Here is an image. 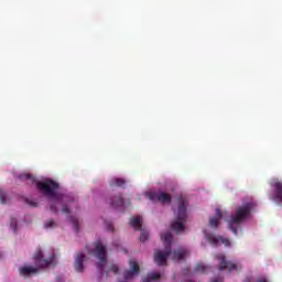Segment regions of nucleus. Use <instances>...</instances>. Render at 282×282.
<instances>
[{
	"label": "nucleus",
	"mask_w": 282,
	"mask_h": 282,
	"mask_svg": "<svg viewBox=\"0 0 282 282\" xmlns=\"http://www.w3.org/2000/svg\"><path fill=\"white\" fill-rule=\"evenodd\" d=\"M169 257H171V249L165 248L164 251H154V262L156 263V265H166Z\"/></svg>",
	"instance_id": "nucleus-8"
},
{
	"label": "nucleus",
	"mask_w": 282,
	"mask_h": 282,
	"mask_svg": "<svg viewBox=\"0 0 282 282\" xmlns=\"http://www.w3.org/2000/svg\"><path fill=\"white\" fill-rule=\"evenodd\" d=\"M19 180L26 182L28 184H35L37 191H40L44 197L50 199L52 213H58L57 206L74 202V199H69V196L66 194L56 193L59 188V184L52 178L36 182V177L32 174H20Z\"/></svg>",
	"instance_id": "nucleus-1"
},
{
	"label": "nucleus",
	"mask_w": 282,
	"mask_h": 282,
	"mask_svg": "<svg viewBox=\"0 0 282 282\" xmlns=\"http://www.w3.org/2000/svg\"><path fill=\"white\" fill-rule=\"evenodd\" d=\"M272 188H274V193L271 196L273 202L276 204H282V182L276 180L271 183Z\"/></svg>",
	"instance_id": "nucleus-9"
},
{
	"label": "nucleus",
	"mask_w": 282,
	"mask_h": 282,
	"mask_svg": "<svg viewBox=\"0 0 282 282\" xmlns=\"http://www.w3.org/2000/svg\"><path fill=\"white\" fill-rule=\"evenodd\" d=\"M140 273V265L135 260H130V270H126L123 273V279L129 281V279H133L135 274Z\"/></svg>",
	"instance_id": "nucleus-10"
},
{
	"label": "nucleus",
	"mask_w": 282,
	"mask_h": 282,
	"mask_svg": "<svg viewBox=\"0 0 282 282\" xmlns=\"http://www.w3.org/2000/svg\"><path fill=\"white\" fill-rule=\"evenodd\" d=\"M95 254L97 259H99V262L97 263V269L99 273L102 275V269L105 268V265H107V248L102 246L100 241L96 242Z\"/></svg>",
	"instance_id": "nucleus-5"
},
{
	"label": "nucleus",
	"mask_w": 282,
	"mask_h": 282,
	"mask_svg": "<svg viewBox=\"0 0 282 282\" xmlns=\"http://www.w3.org/2000/svg\"><path fill=\"white\" fill-rule=\"evenodd\" d=\"M62 213H63L64 215H69V207H68L67 205H63V206H62Z\"/></svg>",
	"instance_id": "nucleus-27"
},
{
	"label": "nucleus",
	"mask_w": 282,
	"mask_h": 282,
	"mask_svg": "<svg viewBox=\"0 0 282 282\" xmlns=\"http://www.w3.org/2000/svg\"><path fill=\"white\" fill-rule=\"evenodd\" d=\"M161 276L160 272H152L147 278H143L142 282L160 281Z\"/></svg>",
	"instance_id": "nucleus-18"
},
{
	"label": "nucleus",
	"mask_w": 282,
	"mask_h": 282,
	"mask_svg": "<svg viewBox=\"0 0 282 282\" xmlns=\"http://www.w3.org/2000/svg\"><path fill=\"white\" fill-rule=\"evenodd\" d=\"M257 282H268V280L265 278H261V279L257 280Z\"/></svg>",
	"instance_id": "nucleus-30"
},
{
	"label": "nucleus",
	"mask_w": 282,
	"mask_h": 282,
	"mask_svg": "<svg viewBox=\"0 0 282 282\" xmlns=\"http://www.w3.org/2000/svg\"><path fill=\"white\" fill-rule=\"evenodd\" d=\"M85 253L78 252L75 257V270L76 272H83L85 270Z\"/></svg>",
	"instance_id": "nucleus-11"
},
{
	"label": "nucleus",
	"mask_w": 282,
	"mask_h": 282,
	"mask_svg": "<svg viewBox=\"0 0 282 282\" xmlns=\"http://www.w3.org/2000/svg\"><path fill=\"white\" fill-rule=\"evenodd\" d=\"M216 259H218L219 262V270H228L229 272H232L235 270H241V264H238L230 261L226 260V256L224 254H218L216 256Z\"/></svg>",
	"instance_id": "nucleus-6"
},
{
	"label": "nucleus",
	"mask_w": 282,
	"mask_h": 282,
	"mask_svg": "<svg viewBox=\"0 0 282 282\" xmlns=\"http://www.w3.org/2000/svg\"><path fill=\"white\" fill-rule=\"evenodd\" d=\"M10 227L12 228L13 232H17V219H11Z\"/></svg>",
	"instance_id": "nucleus-26"
},
{
	"label": "nucleus",
	"mask_w": 282,
	"mask_h": 282,
	"mask_svg": "<svg viewBox=\"0 0 282 282\" xmlns=\"http://www.w3.org/2000/svg\"><path fill=\"white\" fill-rule=\"evenodd\" d=\"M224 216L221 215V209L216 208V216L209 218V226L210 228H218L219 227V221H221V218Z\"/></svg>",
	"instance_id": "nucleus-15"
},
{
	"label": "nucleus",
	"mask_w": 282,
	"mask_h": 282,
	"mask_svg": "<svg viewBox=\"0 0 282 282\" xmlns=\"http://www.w3.org/2000/svg\"><path fill=\"white\" fill-rule=\"evenodd\" d=\"M161 239L165 246V249L171 250V245L173 243V235L171 231L161 235Z\"/></svg>",
	"instance_id": "nucleus-16"
},
{
	"label": "nucleus",
	"mask_w": 282,
	"mask_h": 282,
	"mask_svg": "<svg viewBox=\"0 0 282 282\" xmlns=\"http://www.w3.org/2000/svg\"><path fill=\"white\" fill-rule=\"evenodd\" d=\"M127 181L124 178H112L110 186H118L119 188H124Z\"/></svg>",
	"instance_id": "nucleus-19"
},
{
	"label": "nucleus",
	"mask_w": 282,
	"mask_h": 282,
	"mask_svg": "<svg viewBox=\"0 0 282 282\" xmlns=\"http://www.w3.org/2000/svg\"><path fill=\"white\" fill-rule=\"evenodd\" d=\"M252 208H254V203H246L242 206L237 207L236 213L231 215L228 220L229 230L234 232V235H238L239 227L242 221L250 217L252 213Z\"/></svg>",
	"instance_id": "nucleus-3"
},
{
	"label": "nucleus",
	"mask_w": 282,
	"mask_h": 282,
	"mask_svg": "<svg viewBox=\"0 0 282 282\" xmlns=\"http://www.w3.org/2000/svg\"><path fill=\"white\" fill-rule=\"evenodd\" d=\"M187 206L188 200L184 196H180L177 198V210L175 212L176 220L171 225L172 230L175 232H183L184 230V223L188 219Z\"/></svg>",
	"instance_id": "nucleus-4"
},
{
	"label": "nucleus",
	"mask_w": 282,
	"mask_h": 282,
	"mask_svg": "<svg viewBox=\"0 0 282 282\" xmlns=\"http://www.w3.org/2000/svg\"><path fill=\"white\" fill-rule=\"evenodd\" d=\"M108 230H113V225H108Z\"/></svg>",
	"instance_id": "nucleus-31"
},
{
	"label": "nucleus",
	"mask_w": 282,
	"mask_h": 282,
	"mask_svg": "<svg viewBox=\"0 0 282 282\" xmlns=\"http://www.w3.org/2000/svg\"><path fill=\"white\" fill-rule=\"evenodd\" d=\"M6 197H8L6 192L3 189H0V203L1 204H6Z\"/></svg>",
	"instance_id": "nucleus-23"
},
{
	"label": "nucleus",
	"mask_w": 282,
	"mask_h": 282,
	"mask_svg": "<svg viewBox=\"0 0 282 282\" xmlns=\"http://www.w3.org/2000/svg\"><path fill=\"white\" fill-rule=\"evenodd\" d=\"M207 240L209 241V243H212V246H219V242L224 243V246H227V247L230 246V240H228L221 236H218V237L208 236Z\"/></svg>",
	"instance_id": "nucleus-12"
},
{
	"label": "nucleus",
	"mask_w": 282,
	"mask_h": 282,
	"mask_svg": "<svg viewBox=\"0 0 282 282\" xmlns=\"http://www.w3.org/2000/svg\"><path fill=\"white\" fill-rule=\"evenodd\" d=\"M243 282H252V281L250 280V278H246V279L243 280Z\"/></svg>",
	"instance_id": "nucleus-32"
},
{
	"label": "nucleus",
	"mask_w": 282,
	"mask_h": 282,
	"mask_svg": "<svg viewBox=\"0 0 282 282\" xmlns=\"http://www.w3.org/2000/svg\"><path fill=\"white\" fill-rule=\"evenodd\" d=\"M130 226L131 228H134V230H142V219L138 216L132 217L130 219Z\"/></svg>",
	"instance_id": "nucleus-17"
},
{
	"label": "nucleus",
	"mask_w": 282,
	"mask_h": 282,
	"mask_svg": "<svg viewBox=\"0 0 282 282\" xmlns=\"http://www.w3.org/2000/svg\"><path fill=\"white\" fill-rule=\"evenodd\" d=\"M25 203L29 204V206H32V208H36V206H39V203L30 200L28 198L25 199Z\"/></svg>",
	"instance_id": "nucleus-25"
},
{
	"label": "nucleus",
	"mask_w": 282,
	"mask_h": 282,
	"mask_svg": "<svg viewBox=\"0 0 282 282\" xmlns=\"http://www.w3.org/2000/svg\"><path fill=\"white\" fill-rule=\"evenodd\" d=\"M52 226H54V220L46 221L45 228H52Z\"/></svg>",
	"instance_id": "nucleus-28"
},
{
	"label": "nucleus",
	"mask_w": 282,
	"mask_h": 282,
	"mask_svg": "<svg viewBox=\"0 0 282 282\" xmlns=\"http://www.w3.org/2000/svg\"><path fill=\"white\" fill-rule=\"evenodd\" d=\"M212 282H224V278H215Z\"/></svg>",
	"instance_id": "nucleus-29"
},
{
	"label": "nucleus",
	"mask_w": 282,
	"mask_h": 282,
	"mask_svg": "<svg viewBox=\"0 0 282 282\" xmlns=\"http://www.w3.org/2000/svg\"><path fill=\"white\" fill-rule=\"evenodd\" d=\"M147 239H149V231L141 228L140 241H142V243H144V241H147Z\"/></svg>",
	"instance_id": "nucleus-22"
},
{
	"label": "nucleus",
	"mask_w": 282,
	"mask_h": 282,
	"mask_svg": "<svg viewBox=\"0 0 282 282\" xmlns=\"http://www.w3.org/2000/svg\"><path fill=\"white\" fill-rule=\"evenodd\" d=\"M112 272V274H118L120 272V268H118L117 264H111L109 269L106 271V276L109 278V273Z\"/></svg>",
	"instance_id": "nucleus-20"
},
{
	"label": "nucleus",
	"mask_w": 282,
	"mask_h": 282,
	"mask_svg": "<svg viewBox=\"0 0 282 282\" xmlns=\"http://www.w3.org/2000/svg\"><path fill=\"white\" fill-rule=\"evenodd\" d=\"M188 251L186 249H176L173 252L171 251L172 261H182L186 259Z\"/></svg>",
	"instance_id": "nucleus-13"
},
{
	"label": "nucleus",
	"mask_w": 282,
	"mask_h": 282,
	"mask_svg": "<svg viewBox=\"0 0 282 282\" xmlns=\"http://www.w3.org/2000/svg\"><path fill=\"white\" fill-rule=\"evenodd\" d=\"M56 259V254L52 253L48 259H45L43 256V251L37 249L33 254V261L36 267L24 265L20 268L21 276H32V274H39L41 270H45V268H50V265H54V260Z\"/></svg>",
	"instance_id": "nucleus-2"
},
{
	"label": "nucleus",
	"mask_w": 282,
	"mask_h": 282,
	"mask_svg": "<svg viewBox=\"0 0 282 282\" xmlns=\"http://www.w3.org/2000/svg\"><path fill=\"white\" fill-rule=\"evenodd\" d=\"M208 271V267L202 264V263H198L196 267H195V272H200L202 274H206V272Z\"/></svg>",
	"instance_id": "nucleus-21"
},
{
	"label": "nucleus",
	"mask_w": 282,
	"mask_h": 282,
	"mask_svg": "<svg viewBox=\"0 0 282 282\" xmlns=\"http://www.w3.org/2000/svg\"><path fill=\"white\" fill-rule=\"evenodd\" d=\"M148 197L150 202H160L161 204H171L172 197L171 195L166 194L165 192H150L148 193Z\"/></svg>",
	"instance_id": "nucleus-7"
},
{
	"label": "nucleus",
	"mask_w": 282,
	"mask_h": 282,
	"mask_svg": "<svg viewBox=\"0 0 282 282\" xmlns=\"http://www.w3.org/2000/svg\"><path fill=\"white\" fill-rule=\"evenodd\" d=\"M69 219L74 226L75 232H78V219H76V218H69Z\"/></svg>",
	"instance_id": "nucleus-24"
},
{
	"label": "nucleus",
	"mask_w": 282,
	"mask_h": 282,
	"mask_svg": "<svg viewBox=\"0 0 282 282\" xmlns=\"http://www.w3.org/2000/svg\"><path fill=\"white\" fill-rule=\"evenodd\" d=\"M110 206L112 208H122V206H124V198L122 197V194H118L117 196H112L110 198Z\"/></svg>",
	"instance_id": "nucleus-14"
}]
</instances>
